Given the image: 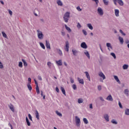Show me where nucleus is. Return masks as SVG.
<instances>
[{
  "instance_id": "f257e3e1",
  "label": "nucleus",
  "mask_w": 129,
  "mask_h": 129,
  "mask_svg": "<svg viewBox=\"0 0 129 129\" xmlns=\"http://www.w3.org/2000/svg\"><path fill=\"white\" fill-rule=\"evenodd\" d=\"M37 33V37L39 40H43L44 39V34H43V32L40 30H37L36 31Z\"/></svg>"
},
{
  "instance_id": "f03ea898",
  "label": "nucleus",
  "mask_w": 129,
  "mask_h": 129,
  "mask_svg": "<svg viewBox=\"0 0 129 129\" xmlns=\"http://www.w3.org/2000/svg\"><path fill=\"white\" fill-rule=\"evenodd\" d=\"M70 18V12H67L63 15V20L65 23H68V19Z\"/></svg>"
},
{
  "instance_id": "7ed1b4c3",
  "label": "nucleus",
  "mask_w": 129,
  "mask_h": 129,
  "mask_svg": "<svg viewBox=\"0 0 129 129\" xmlns=\"http://www.w3.org/2000/svg\"><path fill=\"white\" fill-rule=\"evenodd\" d=\"M113 2L115 5V6H117V3L119 5V6H120L121 7H122V6H123L124 4H123V2L122 1V0H113Z\"/></svg>"
},
{
  "instance_id": "20e7f679",
  "label": "nucleus",
  "mask_w": 129,
  "mask_h": 129,
  "mask_svg": "<svg viewBox=\"0 0 129 129\" xmlns=\"http://www.w3.org/2000/svg\"><path fill=\"white\" fill-rule=\"evenodd\" d=\"M80 118L78 117L77 116H76V123L77 124V126H80Z\"/></svg>"
},
{
  "instance_id": "39448f33",
  "label": "nucleus",
  "mask_w": 129,
  "mask_h": 129,
  "mask_svg": "<svg viewBox=\"0 0 129 129\" xmlns=\"http://www.w3.org/2000/svg\"><path fill=\"white\" fill-rule=\"evenodd\" d=\"M97 12L98 14H99L100 16H103V10H102V9H101V8H98Z\"/></svg>"
},
{
  "instance_id": "423d86ee",
  "label": "nucleus",
  "mask_w": 129,
  "mask_h": 129,
  "mask_svg": "<svg viewBox=\"0 0 129 129\" xmlns=\"http://www.w3.org/2000/svg\"><path fill=\"white\" fill-rule=\"evenodd\" d=\"M65 51L67 52H69V42H66V47L64 48Z\"/></svg>"
},
{
  "instance_id": "0eeeda50",
  "label": "nucleus",
  "mask_w": 129,
  "mask_h": 129,
  "mask_svg": "<svg viewBox=\"0 0 129 129\" xmlns=\"http://www.w3.org/2000/svg\"><path fill=\"white\" fill-rule=\"evenodd\" d=\"M8 107H9L10 109H11L12 112H15V108L14 107V105L10 103L9 105H8Z\"/></svg>"
},
{
  "instance_id": "6e6552de",
  "label": "nucleus",
  "mask_w": 129,
  "mask_h": 129,
  "mask_svg": "<svg viewBox=\"0 0 129 129\" xmlns=\"http://www.w3.org/2000/svg\"><path fill=\"white\" fill-rule=\"evenodd\" d=\"M34 14L35 16V17H38V15H40V11L38 9L35 8V9L34 11Z\"/></svg>"
},
{
  "instance_id": "1a4fd4ad",
  "label": "nucleus",
  "mask_w": 129,
  "mask_h": 129,
  "mask_svg": "<svg viewBox=\"0 0 129 129\" xmlns=\"http://www.w3.org/2000/svg\"><path fill=\"white\" fill-rule=\"evenodd\" d=\"M81 48H83V49H87L88 48L87 44H86V43L85 42H82L81 44Z\"/></svg>"
},
{
  "instance_id": "9d476101",
  "label": "nucleus",
  "mask_w": 129,
  "mask_h": 129,
  "mask_svg": "<svg viewBox=\"0 0 129 129\" xmlns=\"http://www.w3.org/2000/svg\"><path fill=\"white\" fill-rule=\"evenodd\" d=\"M45 42H46L45 46L47 49H49V50H51V46H50V43H49V41L46 40Z\"/></svg>"
},
{
  "instance_id": "9b49d317",
  "label": "nucleus",
  "mask_w": 129,
  "mask_h": 129,
  "mask_svg": "<svg viewBox=\"0 0 129 129\" xmlns=\"http://www.w3.org/2000/svg\"><path fill=\"white\" fill-rule=\"evenodd\" d=\"M106 46L107 47L109 51H110V49H112V46H111V44L110 43H107Z\"/></svg>"
},
{
  "instance_id": "f8f14e48",
  "label": "nucleus",
  "mask_w": 129,
  "mask_h": 129,
  "mask_svg": "<svg viewBox=\"0 0 129 129\" xmlns=\"http://www.w3.org/2000/svg\"><path fill=\"white\" fill-rule=\"evenodd\" d=\"M104 118L106 120V121H109V116L108 114H106L104 115Z\"/></svg>"
},
{
  "instance_id": "ddd939ff",
  "label": "nucleus",
  "mask_w": 129,
  "mask_h": 129,
  "mask_svg": "<svg viewBox=\"0 0 129 129\" xmlns=\"http://www.w3.org/2000/svg\"><path fill=\"white\" fill-rule=\"evenodd\" d=\"M99 76H100V77H101L102 78H103V80H104V79H105V78H106L105 75H104V74L102 72H100L99 74Z\"/></svg>"
},
{
  "instance_id": "4468645a",
  "label": "nucleus",
  "mask_w": 129,
  "mask_h": 129,
  "mask_svg": "<svg viewBox=\"0 0 129 129\" xmlns=\"http://www.w3.org/2000/svg\"><path fill=\"white\" fill-rule=\"evenodd\" d=\"M106 100H108L109 101H112L113 99H112V96H111V95H109L107 97Z\"/></svg>"
},
{
  "instance_id": "2eb2a0df",
  "label": "nucleus",
  "mask_w": 129,
  "mask_h": 129,
  "mask_svg": "<svg viewBox=\"0 0 129 129\" xmlns=\"http://www.w3.org/2000/svg\"><path fill=\"white\" fill-rule=\"evenodd\" d=\"M56 63L57 65V66H62V60L59 59L58 61H56Z\"/></svg>"
},
{
  "instance_id": "dca6fc26",
  "label": "nucleus",
  "mask_w": 129,
  "mask_h": 129,
  "mask_svg": "<svg viewBox=\"0 0 129 129\" xmlns=\"http://www.w3.org/2000/svg\"><path fill=\"white\" fill-rule=\"evenodd\" d=\"M85 73L86 74V76L88 80L89 81H90V76L89 75V74L88 73V72H85Z\"/></svg>"
},
{
  "instance_id": "f3484780",
  "label": "nucleus",
  "mask_w": 129,
  "mask_h": 129,
  "mask_svg": "<svg viewBox=\"0 0 129 129\" xmlns=\"http://www.w3.org/2000/svg\"><path fill=\"white\" fill-rule=\"evenodd\" d=\"M56 3L58 6H60V7H62L63 6V3L61 1V0H57Z\"/></svg>"
},
{
  "instance_id": "a211bd4d",
  "label": "nucleus",
  "mask_w": 129,
  "mask_h": 129,
  "mask_svg": "<svg viewBox=\"0 0 129 129\" xmlns=\"http://www.w3.org/2000/svg\"><path fill=\"white\" fill-rule=\"evenodd\" d=\"M115 15L116 17H119V10H118V9H115Z\"/></svg>"
},
{
  "instance_id": "6ab92c4d",
  "label": "nucleus",
  "mask_w": 129,
  "mask_h": 129,
  "mask_svg": "<svg viewBox=\"0 0 129 129\" xmlns=\"http://www.w3.org/2000/svg\"><path fill=\"white\" fill-rule=\"evenodd\" d=\"M56 51L60 56H62L63 55V53H62V50H61V49L59 48H56Z\"/></svg>"
},
{
  "instance_id": "aec40b11",
  "label": "nucleus",
  "mask_w": 129,
  "mask_h": 129,
  "mask_svg": "<svg viewBox=\"0 0 129 129\" xmlns=\"http://www.w3.org/2000/svg\"><path fill=\"white\" fill-rule=\"evenodd\" d=\"M114 78L115 80L119 84H120V81H119V79H118V77L117 76H114Z\"/></svg>"
},
{
  "instance_id": "412c9836",
  "label": "nucleus",
  "mask_w": 129,
  "mask_h": 129,
  "mask_svg": "<svg viewBox=\"0 0 129 129\" xmlns=\"http://www.w3.org/2000/svg\"><path fill=\"white\" fill-rule=\"evenodd\" d=\"M87 27H88L90 30H93V26H92V25L90 23L87 24Z\"/></svg>"
},
{
  "instance_id": "4be33fe9",
  "label": "nucleus",
  "mask_w": 129,
  "mask_h": 129,
  "mask_svg": "<svg viewBox=\"0 0 129 129\" xmlns=\"http://www.w3.org/2000/svg\"><path fill=\"white\" fill-rule=\"evenodd\" d=\"M26 121L27 125H28V126H31V122H30V121L29 120L27 116L26 117Z\"/></svg>"
},
{
  "instance_id": "5701e85b",
  "label": "nucleus",
  "mask_w": 129,
  "mask_h": 129,
  "mask_svg": "<svg viewBox=\"0 0 129 129\" xmlns=\"http://www.w3.org/2000/svg\"><path fill=\"white\" fill-rule=\"evenodd\" d=\"M84 54L86 55V56H87L88 59H90V55L89 54V52L87 50L84 52Z\"/></svg>"
},
{
  "instance_id": "b1692460",
  "label": "nucleus",
  "mask_w": 129,
  "mask_h": 129,
  "mask_svg": "<svg viewBox=\"0 0 129 129\" xmlns=\"http://www.w3.org/2000/svg\"><path fill=\"white\" fill-rule=\"evenodd\" d=\"M118 40L120 42V44L122 45V44H123V38L121 37V36H119Z\"/></svg>"
},
{
  "instance_id": "393cba45",
  "label": "nucleus",
  "mask_w": 129,
  "mask_h": 129,
  "mask_svg": "<svg viewBox=\"0 0 129 129\" xmlns=\"http://www.w3.org/2000/svg\"><path fill=\"white\" fill-rule=\"evenodd\" d=\"M64 27H65L66 30H67V31H68L69 33H71V32H72L71 29H70L69 28V27L67 26V25L65 24Z\"/></svg>"
},
{
  "instance_id": "a878e982",
  "label": "nucleus",
  "mask_w": 129,
  "mask_h": 129,
  "mask_svg": "<svg viewBox=\"0 0 129 129\" xmlns=\"http://www.w3.org/2000/svg\"><path fill=\"white\" fill-rule=\"evenodd\" d=\"M78 80L81 84H84V81H83V79H81L80 78H78Z\"/></svg>"
},
{
  "instance_id": "bb28decb",
  "label": "nucleus",
  "mask_w": 129,
  "mask_h": 129,
  "mask_svg": "<svg viewBox=\"0 0 129 129\" xmlns=\"http://www.w3.org/2000/svg\"><path fill=\"white\" fill-rule=\"evenodd\" d=\"M35 115H36V117L37 119H40V118H39V112H38V110H35Z\"/></svg>"
},
{
  "instance_id": "cd10ccee",
  "label": "nucleus",
  "mask_w": 129,
  "mask_h": 129,
  "mask_svg": "<svg viewBox=\"0 0 129 129\" xmlns=\"http://www.w3.org/2000/svg\"><path fill=\"white\" fill-rule=\"evenodd\" d=\"M124 93L125 95H126V96H128L129 94V91L128 89H126L124 90Z\"/></svg>"
},
{
  "instance_id": "c85d7f7f",
  "label": "nucleus",
  "mask_w": 129,
  "mask_h": 129,
  "mask_svg": "<svg viewBox=\"0 0 129 129\" xmlns=\"http://www.w3.org/2000/svg\"><path fill=\"white\" fill-rule=\"evenodd\" d=\"M27 87L29 91H32V86H31V84L30 83L27 84Z\"/></svg>"
},
{
  "instance_id": "c756f323",
  "label": "nucleus",
  "mask_w": 129,
  "mask_h": 129,
  "mask_svg": "<svg viewBox=\"0 0 129 129\" xmlns=\"http://www.w3.org/2000/svg\"><path fill=\"white\" fill-rule=\"evenodd\" d=\"M103 2L104 3L105 6H108V4H109V1L108 0H103Z\"/></svg>"
},
{
  "instance_id": "7c9ffc66",
  "label": "nucleus",
  "mask_w": 129,
  "mask_h": 129,
  "mask_svg": "<svg viewBox=\"0 0 129 129\" xmlns=\"http://www.w3.org/2000/svg\"><path fill=\"white\" fill-rule=\"evenodd\" d=\"M60 89H61V91H62L63 94H64V95L66 96V92H65V89H64V88H63L62 87H61Z\"/></svg>"
},
{
  "instance_id": "2f4dec72",
  "label": "nucleus",
  "mask_w": 129,
  "mask_h": 129,
  "mask_svg": "<svg viewBox=\"0 0 129 129\" xmlns=\"http://www.w3.org/2000/svg\"><path fill=\"white\" fill-rule=\"evenodd\" d=\"M73 54L74 56H77V53H78V51L76 50H72Z\"/></svg>"
},
{
  "instance_id": "473e14b6",
  "label": "nucleus",
  "mask_w": 129,
  "mask_h": 129,
  "mask_svg": "<svg viewBox=\"0 0 129 129\" xmlns=\"http://www.w3.org/2000/svg\"><path fill=\"white\" fill-rule=\"evenodd\" d=\"M22 62H23V64L25 67H27V66H28V63H27V62L26 61V60H25V59H22Z\"/></svg>"
},
{
  "instance_id": "72a5a7b5",
  "label": "nucleus",
  "mask_w": 129,
  "mask_h": 129,
  "mask_svg": "<svg viewBox=\"0 0 129 129\" xmlns=\"http://www.w3.org/2000/svg\"><path fill=\"white\" fill-rule=\"evenodd\" d=\"M122 68L124 70H126V69H127L128 68V65L127 64H124L122 66Z\"/></svg>"
},
{
  "instance_id": "f704fd0d",
  "label": "nucleus",
  "mask_w": 129,
  "mask_h": 129,
  "mask_svg": "<svg viewBox=\"0 0 129 129\" xmlns=\"http://www.w3.org/2000/svg\"><path fill=\"white\" fill-rule=\"evenodd\" d=\"M125 115H129V109L126 108L125 110Z\"/></svg>"
},
{
  "instance_id": "c9c22d12",
  "label": "nucleus",
  "mask_w": 129,
  "mask_h": 129,
  "mask_svg": "<svg viewBox=\"0 0 129 129\" xmlns=\"http://www.w3.org/2000/svg\"><path fill=\"white\" fill-rule=\"evenodd\" d=\"M36 91L37 94H40V90L39 89V86L36 87Z\"/></svg>"
},
{
  "instance_id": "e433bc0d",
  "label": "nucleus",
  "mask_w": 129,
  "mask_h": 129,
  "mask_svg": "<svg viewBox=\"0 0 129 129\" xmlns=\"http://www.w3.org/2000/svg\"><path fill=\"white\" fill-rule=\"evenodd\" d=\"M111 122L113 123V124H117V121H116L115 119H113L111 120Z\"/></svg>"
},
{
  "instance_id": "4c0bfd02",
  "label": "nucleus",
  "mask_w": 129,
  "mask_h": 129,
  "mask_svg": "<svg viewBox=\"0 0 129 129\" xmlns=\"http://www.w3.org/2000/svg\"><path fill=\"white\" fill-rule=\"evenodd\" d=\"M84 123H85L86 124H87L88 123V120H87V119L86 118H84L83 119Z\"/></svg>"
},
{
  "instance_id": "58836bf2",
  "label": "nucleus",
  "mask_w": 129,
  "mask_h": 129,
  "mask_svg": "<svg viewBox=\"0 0 129 129\" xmlns=\"http://www.w3.org/2000/svg\"><path fill=\"white\" fill-rule=\"evenodd\" d=\"M110 55L113 57L114 59H116V56L115 55V53L113 52H111L110 53Z\"/></svg>"
},
{
  "instance_id": "ea45409f",
  "label": "nucleus",
  "mask_w": 129,
  "mask_h": 129,
  "mask_svg": "<svg viewBox=\"0 0 129 129\" xmlns=\"http://www.w3.org/2000/svg\"><path fill=\"white\" fill-rule=\"evenodd\" d=\"M2 35H3V36L4 38H7L8 37V36L7 35V34H6V33H5V32L3 31L2 32Z\"/></svg>"
},
{
  "instance_id": "a19ab883",
  "label": "nucleus",
  "mask_w": 129,
  "mask_h": 129,
  "mask_svg": "<svg viewBox=\"0 0 129 129\" xmlns=\"http://www.w3.org/2000/svg\"><path fill=\"white\" fill-rule=\"evenodd\" d=\"M78 103H82L83 102V99H82L81 98L78 99Z\"/></svg>"
},
{
  "instance_id": "79ce46f5",
  "label": "nucleus",
  "mask_w": 129,
  "mask_h": 129,
  "mask_svg": "<svg viewBox=\"0 0 129 129\" xmlns=\"http://www.w3.org/2000/svg\"><path fill=\"white\" fill-rule=\"evenodd\" d=\"M39 44L41 48H42V49H45V45H44V44H43V43L42 42H40Z\"/></svg>"
},
{
  "instance_id": "37998d69",
  "label": "nucleus",
  "mask_w": 129,
  "mask_h": 129,
  "mask_svg": "<svg viewBox=\"0 0 129 129\" xmlns=\"http://www.w3.org/2000/svg\"><path fill=\"white\" fill-rule=\"evenodd\" d=\"M18 66L19 67H20V68H22L23 67V62H22L21 61H20L19 62Z\"/></svg>"
},
{
  "instance_id": "c03bdc74",
  "label": "nucleus",
  "mask_w": 129,
  "mask_h": 129,
  "mask_svg": "<svg viewBox=\"0 0 129 129\" xmlns=\"http://www.w3.org/2000/svg\"><path fill=\"white\" fill-rule=\"evenodd\" d=\"M56 113L57 115H58V116H62V114L60 112H59V111H56Z\"/></svg>"
},
{
  "instance_id": "a18cd8bd",
  "label": "nucleus",
  "mask_w": 129,
  "mask_h": 129,
  "mask_svg": "<svg viewBox=\"0 0 129 129\" xmlns=\"http://www.w3.org/2000/svg\"><path fill=\"white\" fill-rule=\"evenodd\" d=\"M72 87H73L74 90H76V89H77V87H76V85H75V84H73L72 86Z\"/></svg>"
},
{
  "instance_id": "49530a36",
  "label": "nucleus",
  "mask_w": 129,
  "mask_h": 129,
  "mask_svg": "<svg viewBox=\"0 0 129 129\" xmlns=\"http://www.w3.org/2000/svg\"><path fill=\"white\" fill-rule=\"evenodd\" d=\"M82 32L84 34V35H85V36H87V32H86V31L84 30V29H83L82 30Z\"/></svg>"
},
{
  "instance_id": "de8ad7c7",
  "label": "nucleus",
  "mask_w": 129,
  "mask_h": 129,
  "mask_svg": "<svg viewBox=\"0 0 129 129\" xmlns=\"http://www.w3.org/2000/svg\"><path fill=\"white\" fill-rule=\"evenodd\" d=\"M28 117L31 121H33V119L32 118V116L31 115V114H28Z\"/></svg>"
},
{
  "instance_id": "09e8293b",
  "label": "nucleus",
  "mask_w": 129,
  "mask_h": 129,
  "mask_svg": "<svg viewBox=\"0 0 129 129\" xmlns=\"http://www.w3.org/2000/svg\"><path fill=\"white\" fill-rule=\"evenodd\" d=\"M118 105L120 108H122V105H121V103H120V101L118 102Z\"/></svg>"
},
{
  "instance_id": "8fccbe9b",
  "label": "nucleus",
  "mask_w": 129,
  "mask_h": 129,
  "mask_svg": "<svg viewBox=\"0 0 129 129\" xmlns=\"http://www.w3.org/2000/svg\"><path fill=\"white\" fill-rule=\"evenodd\" d=\"M77 10H78V11H79V12H81V11H82V9H81L80 8V7H79V6L77 7Z\"/></svg>"
},
{
  "instance_id": "3c124183",
  "label": "nucleus",
  "mask_w": 129,
  "mask_h": 129,
  "mask_svg": "<svg viewBox=\"0 0 129 129\" xmlns=\"http://www.w3.org/2000/svg\"><path fill=\"white\" fill-rule=\"evenodd\" d=\"M92 2H95L96 3V5H98V3H99V1L98 0H92Z\"/></svg>"
},
{
  "instance_id": "603ef678",
  "label": "nucleus",
  "mask_w": 129,
  "mask_h": 129,
  "mask_svg": "<svg viewBox=\"0 0 129 129\" xmlns=\"http://www.w3.org/2000/svg\"><path fill=\"white\" fill-rule=\"evenodd\" d=\"M4 68V66L3 65V63H2L1 61H0V69H3Z\"/></svg>"
},
{
  "instance_id": "864d4df0",
  "label": "nucleus",
  "mask_w": 129,
  "mask_h": 129,
  "mask_svg": "<svg viewBox=\"0 0 129 129\" xmlns=\"http://www.w3.org/2000/svg\"><path fill=\"white\" fill-rule=\"evenodd\" d=\"M77 27V28H79V29H80V28H81V25L80 24V23H78Z\"/></svg>"
},
{
  "instance_id": "5fc2aeb1",
  "label": "nucleus",
  "mask_w": 129,
  "mask_h": 129,
  "mask_svg": "<svg viewBox=\"0 0 129 129\" xmlns=\"http://www.w3.org/2000/svg\"><path fill=\"white\" fill-rule=\"evenodd\" d=\"M51 63L50 61H48L47 62V65L48 66L49 68H51Z\"/></svg>"
},
{
  "instance_id": "6e6d98bb",
  "label": "nucleus",
  "mask_w": 129,
  "mask_h": 129,
  "mask_svg": "<svg viewBox=\"0 0 129 129\" xmlns=\"http://www.w3.org/2000/svg\"><path fill=\"white\" fill-rule=\"evenodd\" d=\"M101 86L99 85L98 86V90H99V91H100V90H101Z\"/></svg>"
},
{
  "instance_id": "4d7b16f0",
  "label": "nucleus",
  "mask_w": 129,
  "mask_h": 129,
  "mask_svg": "<svg viewBox=\"0 0 129 129\" xmlns=\"http://www.w3.org/2000/svg\"><path fill=\"white\" fill-rule=\"evenodd\" d=\"M9 13L10 15V16H13V12L11 10H9Z\"/></svg>"
},
{
  "instance_id": "13d9d810",
  "label": "nucleus",
  "mask_w": 129,
  "mask_h": 129,
  "mask_svg": "<svg viewBox=\"0 0 129 129\" xmlns=\"http://www.w3.org/2000/svg\"><path fill=\"white\" fill-rule=\"evenodd\" d=\"M31 82H32V79H31L30 78H28V83H30L31 84Z\"/></svg>"
},
{
  "instance_id": "bf43d9fd",
  "label": "nucleus",
  "mask_w": 129,
  "mask_h": 129,
  "mask_svg": "<svg viewBox=\"0 0 129 129\" xmlns=\"http://www.w3.org/2000/svg\"><path fill=\"white\" fill-rule=\"evenodd\" d=\"M38 80L42 81V77L40 76H38Z\"/></svg>"
},
{
  "instance_id": "052dcab7",
  "label": "nucleus",
  "mask_w": 129,
  "mask_h": 129,
  "mask_svg": "<svg viewBox=\"0 0 129 129\" xmlns=\"http://www.w3.org/2000/svg\"><path fill=\"white\" fill-rule=\"evenodd\" d=\"M34 82H35L36 86H39L38 85V82H37L36 81V79H34Z\"/></svg>"
},
{
  "instance_id": "680f3d73",
  "label": "nucleus",
  "mask_w": 129,
  "mask_h": 129,
  "mask_svg": "<svg viewBox=\"0 0 129 129\" xmlns=\"http://www.w3.org/2000/svg\"><path fill=\"white\" fill-rule=\"evenodd\" d=\"M8 125H9V126H10L11 129H13V125H12V124H11V123H9Z\"/></svg>"
},
{
  "instance_id": "e2e57ef3",
  "label": "nucleus",
  "mask_w": 129,
  "mask_h": 129,
  "mask_svg": "<svg viewBox=\"0 0 129 129\" xmlns=\"http://www.w3.org/2000/svg\"><path fill=\"white\" fill-rule=\"evenodd\" d=\"M89 108L91 109H92L93 108V107L92 106V104H90Z\"/></svg>"
},
{
  "instance_id": "0e129e2a",
  "label": "nucleus",
  "mask_w": 129,
  "mask_h": 129,
  "mask_svg": "<svg viewBox=\"0 0 129 129\" xmlns=\"http://www.w3.org/2000/svg\"><path fill=\"white\" fill-rule=\"evenodd\" d=\"M100 99L101 100V101H104V99H103L102 97H100Z\"/></svg>"
},
{
  "instance_id": "69168bd1",
  "label": "nucleus",
  "mask_w": 129,
  "mask_h": 129,
  "mask_svg": "<svg viewBox=\"0 0 129 129\" xmlns=\"http://www.w3.org/2000/svg\"><path fill=\"white\" fill-rule=\"evenodd\" d=\"M125 44H128V43H129V40L126 39V40L125 41Z\"/></svg>"
},
{
  "instance_id": "338daca9",
  "label": "nucleus",
  "mask_w": 129,
  "mask_h": 129,
  "mask_svg": "<svg viewBox=\"0 0 129 129\" xmlns=\"http://www.w3.org/2000/svg\"><path fill=\"white\" fill-rule=\"evenodd\" d=\"M55 90L56 92H59V88H58V87L55 88Z\"/></svg>"
},
{
  "instance_id": "774afa93",
  "label": "nucleus",
  "mask_w": 129,
  "mask_h": 129,
  "mask_svg": "<svg viewBox=\"0 0 129 129\" xmlns=\"http://www.w3.org/2000/svg\"><path fill=\"white\" fill-rule=\"evenodd\" d=\"M61 33L62 36H64L65 34H66L65 32H63V31H61Z\"/></svg>"
}]
</instances>
